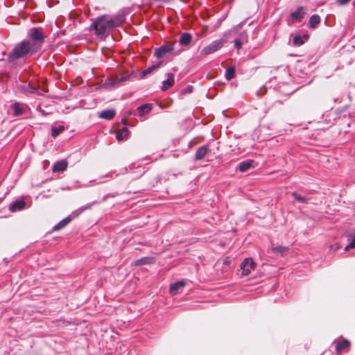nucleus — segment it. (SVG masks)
Segmentation results:
<instances>
[{"label": "nucleus", "instance_id": "nucleus-1", "mask_svg": "<svg viewBox=\"0 0 355 355\" xmlns=\"http://www.w3.org/2000/svg\"><path fill=\"white\" fill-rule=\"evenodd\" d=\"M27 39L17 43L8 55V61L26 60L39 52L44 43L45 36L40 28H31L28 31Z\"/></svg>", "mask_w": 355, "mask_h": 355}, {"label": "nucleus", "instance_id": "nucleus-2", "mask_svg": "<svg viewBox=\"0 0 355 355\" xmlns=\"http://www.w3.org/2000/svg\"><path fill=\"white\" fill-rule=\"evenodd\" d=\"M123 20L120 18L107 19L105 15L97 17L91 24L90 30H94L98 38L105 39L112 31L114 27L121 26Z\"/></svg>", "mask_w": 355, "mask_h": 355}, {"label": "nucleus", "instance_id": "nucleus-3", "mask_svg": "<svg viewBox=\"0 0 355 355\" xmlns=\"http://www.w3.org/2000/svg\"><path fill=\"white\" fill-rule=\"evenodd\" d=\"M91 206H92V204H88V205L83 206L80 208H79L78 209L73 211L70 216L64 218L63 220L60 221L58 224H56L53 227V230L58 231V230H60L64 228L66 225H67L71 222L72 218L77 217L83 211H84L85 210H86L87 209H89L91 207Z\"/></svg>", "mask_w": 355, "mask_h": 355}, {"label": "nucleus", "instance_id": "nucleus-4", "mask_svg": "<svg viewBox=\"0 0 355 355\" xmlns=\"http://www.w3.org/2000/svg\"><path fill=\"white\" fill-rule=\"evenodd\" d=\"M225 40L220 39V40H216L213 41L211 44L209 45L205 46L200 52L201 55L206 56L207 55L211 54L218 49H220L225 44Z\"/></svg>", "mask_w": 355, "mask_h": 355}, {"label": "nucleus", "instance_id": "nucleus-5", "mask_svg": "<svg viewBox=\"0 0 355 355\" xmlns=\"http://www.w3.org/2000/svg\"><path fill=\"white\" fill-rule=\"evenodd\" d=\"M254 268L255 263L251 258L245 259L240 264V269L243 276L248 275Z\"/></svg>", "mask_w": 355, "mask_h": 355}, {"label": "nucleus", "instance_id": "nucleus-6", "mask_svg": "<svg viewBox=\"0 0 355 355\" xmlns=\"http://www.w3.org/2000/svg\"><path fill=\"white\" fill-rule=\"evenodd\" d=\"M10 110L14 116H19L24 114L26 107L23 104L16 102L11 105Z\"/></svg>", "mask_w": 355, "mask_h": 355}, {"label": "nucleus", "instance_id": "nucleus-7", "mask_svg": "<svg viewBox=\"0 0 355 355\" xmlns=\"http://www.w3.org/2000/svg\"><path fill=\"white\" fill-rule=\"evenodd\" d=\"M173 51V46L171 44L162 45L159 48L157 49L155 52V55L157 58H163L166 53Z\"/></svg>", "mask_w": 355, "mask_h": 355}, {"label": "nucleus", "instance_id": "nucleus-8", "mask_svg": "<svg viewBox=\"0 0 355 355\" xmlns=\"http://www.w3.org/2000/svg\"><path fill=\"white\" fill-rule=\"evenodd\" d=\"M68 163L66 160L62 159L56 162L52 167V171L53 173L62 172L65 171L67 168Z\"/></svg>", "mask_w": 355, "mask_h": 355}, {"label": "nucleus", "instance_id": "nucleus-9", "mask_svg": "<svg viewBox=\"0 0 355 355\" xmlns=\"http://www.w3.org/2000/svg\"><path fill=\"white\" fill-rule=\"evenodd\" d=\"M304 10V8L300 6L295 11L292 12L290 14L291 19L300 21L304 17L305 12Z\"/></svg>", "mask_w": 355, "mask_h": 355}, {"label": "nucleus", "instance_id": "nucleus-10", "mask_svg": "<svg viewBox=\"0 0 355 355\" xmlns=\"http://www.w3.org/2000/svg\"><path fill=\"white\" fill-rule=\"evenodd\" d=\"M350 347V342L347 339H342L338 341L336 345V349L338 353L349 349Z\"/></svg>", "mask_w": 355, "mask_h": 355}, {"label": "nucleus", "instance_id": "nucleus-11", "mask_svg": "<svg viewBox=\"0 0 355 355\" xmlns=\"http://www.w3.org/2000/svg\"><path fill=\"white\" fill-rule=\"evenodd\" d=\"M26 206V202L21 200H17L11 203L9 206V209L12 212L23 209Z\"/></svg>", "mask_w": 355, "mask_h": 355}, {"label": "nucleus", "instance_id": "nucleus-12", "mask_svg": "<svg viewBox=\"0 0 355 355\" xmlns=\"http://www.w3.org/2000/svg\"><path fill=\"white\" fill-rule=\"evenodd\" d=\"M210 152V149L206 146L200 147L196 152L195 158L197 160H201Z\"/></svg>", "mask_w": 355, "mask_h": 355}, {"label": "nucleus", "instance_id": "nucleus-13", "mask_svg": "<svg viewBox=\"0 0 355 355\" xmlns=\"http://www.w3.org/2000/svg\"><path fill=\"white\" fill-rule=\"evenodd\" d=\"M174 75L172 73H168L167 74V79L162 82V90L165 91L171 87L174 84Z\"/></svg>", "mask_w": 355, "mask_h": 355}, {"label": "nucleus", "instance_id": "nucleus-14", "mask_svg": "<svg viewBox=\"0 0 355 355\" xmlns=\"http://www.w3.org/2000/svg\"><path fill=\"white\" fill-rule=\"evenodd\" d=\"M185 285V282L184 281H179L172 284L170 286V293L171 294L175 295L178 293V291L180 288H182Z\"/></svg>", "mask_w": 355, "mask_h": 355}, {"label": "nucleus", "instance_id": "nucleus-15", "mask_svg": "<svg viewBox=\"0 0 355 355\" xmlns=\"http://www.w3.org/2000/svg\"><path fill=\"white\" fill-rule=\"evenodd\" d=\"M116 114V112L114 110H103L99 113V117L107 120L112 119Z\"/></svg>", "mask_w": 355, "mask_h": 355}, {"label": "nucleus", "instance_id": "nucleus-16", "mask_svg": "<svg viewBox=\"0 0 355 355\" xmlns=\"http://www.w3.org/2000/svg\"><path fill=\"white\" fill-rule=\"evenodd\" d=\"M308 35H304L302 36L300 35H295L293 39V44L294 46H300L304 44V42L308 40Z\"/></svg>", "mask_w": 355, "mask_h": 355}, {"label": "nucleus", "instance_id": "nucleus-17", "mask_svg": "<svg viewBox=\"0 0 355 355\" xmlns=\"http://www.w3.org/2000/svg\"><path fill=\"white\" fill-rule=\"evenodd\" d=\"M155 262V259L153 257H143L139 259H137L134 261L135 266H144L147 264H151Z\"/></svg>", "mask_w": 355, "mask_h": 355}, {"label": "nucleus", "instance_id": "nucleus-18", "mask_svg": "<svg viewBox=\"0 0 355 355\" xmlns=\"http://www.w3.org/2000/svg\"><path fill=\"white\" fill-rule=\"evenodd\" d=\"M129 137V132L127 128L124 127L116 132V138L118 141L127 139Z\"/></svg>", "mask_w": 355, "mask_h": 355}, {"label": "nucleus", "instance_id": "nucleus-19", "mask_svg": "<svg viewBox=\"0 0 355 355\" xmlns=\"http://www.w3.org/2000/svg\"><path fill=\"white\" fill-rule=\"evenodd\" d=\"M191 41V35L188 33H184L180 37V44L182 46L188 45Z\"/></svg>", "mask_w": 355, "mask_h": 355}, {"label": "nucleus", "instance_id": "nucleus-20", "mask_svg": "<svg viewBox=\"0 0 355 355\" xmlns=\"http://www.w3.org/2000/svg\"><path fill=\"white\" fill-rule=\"evenodd\" d=\"M152 110V104L146 103L138 107L137 110L139 116H142L144 114L149 112Z\"/></svg>", "mask_w": 355, "mask_h": 355}, {"label": "nucleus", "instance_id": "nucleus-21", "mask_svg": "<svg viewBox=\"0 0 355 355\" xmlns=\"http://www.w3.org/2000/svg\"><path fill=\"white\" fill-rule=\"evenodd\" d=\"M253 161L252 160H247L241 162L238 166L239 170L241 172H245L250 169V168L252 166Z\"/></svg>", "mask_w": 355, "mask_h": 355}, {"label": "nucleus", "instance_id": "nucleus-22", "mask_svg": "<svg viewBox=\"0 0 355 355\" xmlns=\"http://www.w3.org/2000/svg\"><path fill=\"white\" fill-rule=\"evenodd\" d=\"M320 22V17L318 15H312L309 19V26L310 27L314 28H315Z\"/></svg>", "mask_w": 355, "mask_h": 355}, {"label": "nucleus", "instance_id": "nucleus-23", "mask_svg": "<svg viewBox=\"0 0 355 355\" xmlns=\"http://www.w3.org/2000/svg\"><path fill=\"white\" fill-rule=\"evenodd\" d=\"M235 68L234 67H230L226 69L225 77L227 80H232L234 77Z\"/></svg>", "mask_w": 355, "mask_h": 355}, {"label": "nucleus", "instance_id": "nucleus-24", "mask_svg": "<svg viewBox=\"0 0 355 355\" xmlns=\"http://www.w3.org/2000/svg\"><path fill=\"white\" fill-rule=\"evenodd\" d=\"M159 66V64H153L150 67H149L148 68L143 70L141 73H140V76L141 78H144L145 77L147 74L151 73L154 69L158 68Z\"/></svg>", "mask_w": 355, "mask_h": 355}, {"label": "nucleus", "instance_id": "nucleus-25", "mask_svg": "<svg viewBox=\"0 0 355 355\" xmlns=\"http://www.w3.org/2000/svg\"><path fill=\"white\" fill-rule=\"evenodd\" d=\"M293 197L297 201L302 203H307L309 201V198L302 196V195L297 193V192L292 193Z\"/></svg>", "mask_w": 355, "mask_h": 355}, {"label": "nucleus", "instance_id": "nucleus-26", "mask_svg": "<svg viewBox=\"0 0 355 355\" xmlns=\"http://www.w3.org/2000/svg\"><path fill=\"white\" fill-rule=\"evenodd\" d=\"M23 90L24 91V92L29 93V94H36V93H37V88H35V87L32 86L30 83H28V85H24Z\"/></svg>", "mask_w": 355, "mask_h": 355}, {"label": "nucleus", "instance_id": "nucleus-27", "mask_svg": "<svg viewBox=\"0 0 355 355\" xmlns=\"http://www.w3.org/2000/svg\"><path fill=\"white\" fill-rule=\"evenodd\" d=\"M64 130V127L62 125H59L58 127H53L51 128V135L53 137H56L58 135H60Z\"/></svg>", "mask_w": 355, "mask_h": 355}, {"label": "nucleus", "instance_id": "nucleus-28", "mask_svg": "<svg viewBox=\"0 0 355 355\" xmlns=\"http://www.w3.org/2000/svg\"><path fill=\"white\" fill-rule=\"evenodd\" d=\"M128 78H129V76H121L119 78H116L114 80H113L112 82L109 83L108 84L110 85H116V84H119L120 83H122L123 81L127 80L128 79Z\"/></svg>", "mask_w": 355, "mask_h": 355}, {"label": "nucleus", "instance_id": "nucleus-29", "mask_svg": "<svg viewBox=\"0 0 355 355\" xmlns=\"http://www.w3.org/2000/svg\"><path fill=\"white\" fill-rule=\"evenodd\" d=\"M236 38L245 42V43H247L248 42V35L247 32L245 31L241 32L238 35V37Z\"/></svg>", "mask_w": 355, "mask_h": 355}, {"label": "nucleus", "instance_id": "nucleus-30", "mask_svg": "<svg viewBox=\"0 0 355 355\" xmlns=\"http://www.w3.org/2000/svg\"><path fill=\"white\" fill-rule=\"evenodd\" d=\"M287 250H288V248L282 247V246H277L272 249L273 252H279L281 254H282Z\"/></svg>", "mask_w": 355, "mask_h": 355}, {"label": "nucleus", "instance_id": "nucleus-31", "mask_svg": "<svg viewBox=\"0 0 355 355\" xmlns=\"http://www.w3.org/2000/svg\"><path fill=\"white\" fill-rule=\"evenodd\" d=\"M245 21L246 20H244L239 23V24H237L236 26H235L232 29V32L234 33L235 34L238 33L241 27L245 24Z\"/></svg>", "mask_w": 355, "mask_h": 355}, {"label": "nucleus", "instance_id": "nucleus-32", "mask_svg": "<svg viewBox=\"0 0 355 355\" xmlns=\"http://www.w3.org/2000/svg\"><path fill=\"white\" fill-rule=\"evenodd\" d=\"M244 43H245L244 42H243V41H241V40H239V39H237V38H236V39L234 40V46H235L237 49H240L242 47V46H243V44Z\"/></svg>", "mask_w": 355, "mask_h": 355}, {"label": "nucleus", "instance_id": "nucleus-33", "mask_svg": "<svg viewBox=\"0 0 355 355\" xmlns=\"http://www.w3.org/2000/svg\"><path fill=\"white\" fill-rule=\"evenodd\" d=\"M355 247V236L352 239V241L345 248V250H349Z\"/></svg>", "mask_w": 355, "mask_h": 355}, {"label": "nucleus", "instance_id": "nucleus-34", "mask_svg": "<svg viewBox=\"0 0 355 355\" xmlns=\"http://www.w3.org/2000/svg\"><path fill=\"white\" fill-rule=\"evenodd\" d=\"M351 0H336V3L339 6H345L349 3Z\"/></svg>", "mask_w": 355, "mask_h": 355}, {"label": "nucleus", "instance_id": "nucleus-35", "mask_svg": "<svg viewBox=\"0 0 355 355\" xmlns=\"http://www.w3.org/2000/svg\"><path fill=\"white\" fill-rule=\"evenodd\" d=\"M112 174H113L112 173H107L105 176H106V177H112Z\"/></svg>", "mask_w": 355, "mask_h": 355}, {"label": "nucleus", "instance_id": "nucleus-36", "mask_svg": "<svg viewBox=\"0 0 355 355\" xmlns=\"http://www.w3.org/2000/svg\"><path fill=\"white\" fill-rule=\"evenodd\" d=\"M353 235H354V236H355V229L354 230Z\"/></svg>", "mask_w": 355, "mask_h": 355}]
</instances>
